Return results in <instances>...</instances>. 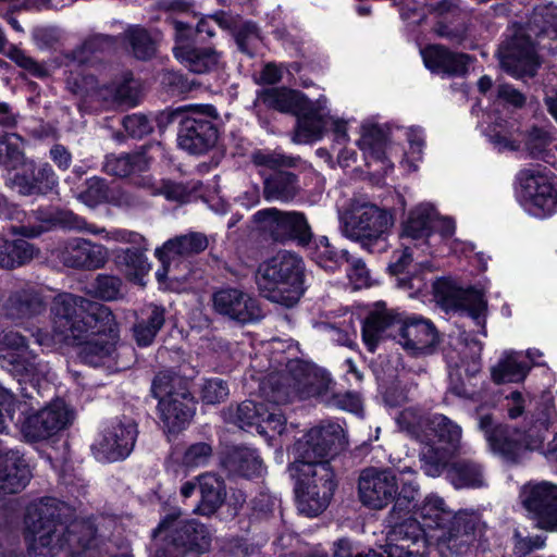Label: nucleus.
Instances as JSON below:
<instances>
[{
  "instance_id": "nucleus-1",
  "label": "nucleus",
  "mask_w": 557,
  "mask_h": 557,
  "mask_svg": "<svg viewBox=\"0 0 557 557\" xmlns=\"http://www.w3.org/2000/svg\"><path fill=\"white\" fill-rule=\"evenodd\" d=\"M51 315L54 341L79 346L83 362L97 367L115 354L119 329L107 306L64 293L54 298Z\"/></svg>"
},
{
  "instance_id": "nucleus-2",
  "label": "nucleus",
  "mask_w": 557,
  "mask_h": 557,
  "mask_svg": "<svg viewBox=\"0 0 557 557\" xmlns=\"http://www.w3.org/2000/svg\"><path fill=\"white\" fill-rule=\"evenodd\" d=\"M344 445L343 428L330 421L310 429L295 443L292 471L296 476V503L301 515L317 517L329 506L336 483L326 458Z\"/></svg>"
},
{
  "instance_id": "nucleus-3",
  "label": "nucleus",
  "mask_w": 557,
  "mask_h": 557,
  "mask_svg": "<svg viewBox=\"0 0 557 557\" xmlns=\"http://www.w3.org/2000/svg\"><path fill=\"white\" fill-rule=\"evenodd\" d=\"M53 502L32 504L25 517V540L29 557H53L66 545L73 555L89 549L96 529L90 520L76 519L69 525L59 521Z\"/></svg>"
},
{
  "instance_id": "nucleus-4",
  "label": "nucleus",
  "mask_w": 557,
  "mask_h": 557,
  "mask_svg": "<svg viewBox=\"0 0 557 557\" xmlns=\"http://www.w3.org/2000/svg\"><path fill=\"white\" fill-rule=\"evenodd\" d=\"M387 337H394L413 357L431 355L438 343L437 332L430 320L417 315L403 319L379 305L363 322L362 339L373 352L377 344Z\"/></svg>"
},
{
  "instance_id": "nucleus-5",
  "label": "nucleus",
  "mask_w": 557,
  "mask_h": 557,
  "mask_svg": "<svg viewBox=\"0 0 557 557\" xmlns=\"http://www.w3.org/2000/svg\"><path fill=\"white\" fill-rule=\"evenodd\" d=\"M261 392L264 396L263 401L246 400L238 405L234 422L240 429L255 428L261 435H269L270 432L272 435H281L286 426L282 406L299 398L287 364L284 370L272 371L263 379Z\"/></svg>"
},
{
  "instance_id": "nucleus-6",
  "label": "nucleus",
  "mask_w": 557,
  "mask_h": 557,
  "mask_svg": "<svg viewBox=\"0 0 557 557\" xmlns=\"http://www.w3.org/2000/svg\"><path fill=\"white\" fill-rule=\"evenodd\" d=\"M414 516L403 522L416 520L422 530L423 537H425L423 528L438 531L440 533L435 536L437 543L453 554L466 553L473 540L476 516L466 511L455 513L436 494L428 495L414 510Z\"/></svg>"
},
{
  "instance_id": "nucleus-7",
  "label": "nucleus",
  "mask_w": 557,
  "mask_h": 557,
  "mask_svg": "<svg viewBox=\"0 0 557 557\" xmlns=\"http://www.w3.org/2000/svg\"><path fill=\"white\" fill-rule=\"evenodd\" d=\"M256 283L268 300L286 308L295 306L305 292V263L300 256L281 250L258 267Z\"/></svg>"
},
{
  "instance_id": "nucleus-8",
  "label": "nucleus",
  "mask_w": 557,
  "mask_h": 557,
  "mask_svg": "<svg viewBox=\"0 0 557 557\" xmlns=\"http://www.w3.org/2000/svg\"><path fill=\"white\" fill-rule=\"evenodd\" d=\"M342 224L346 237L360 243L369 252L380 253L387 249L386 236L394 219L388 211L371 202L354 200L343 214Z\"/></svg>"
},
{
  "instance_id": "nucleus-9",
  "label": "nucleus",
  "mask_w": 557,
  "mask_h": 557,
  "mask_svg": "<svg viewBox=\"0 0 557 557\" xmlns=\"http://www.w3.org/2000/svg\"><path fill=\"white\" fill-rule=\"evenodd\" d=\"M287 367L299 398L315 397L330 407L357 414L362 411V400L359 394L352 392L335 393L332 387V380L325 371L297 359L289 360Z\"/></svg>"
},
{
  "instance_id": "nucleus-10",
  "label": "nucleus",
  "mask_w": 557,
  "mask_h": 557,
  "mask_svg": "<svg viewBox=\"0 0 557 557\" xmlns=\"http://www.w3.org/2000/svg\"><path fill=\"white\" fill-rule=\"evenodd\" d=\"M425 433L429 441L420 453L421 467L431 478L443 474L447 462L459 450L462 437L461 426L444 414H434L426 421Z\"/></svg>"
},
{
  "instance_id": "nucleus-11",
  "label": "nucleus",
  "mask_w": 557,
  "mask_h": 557,
  "mask_svg": "<svg viewBox=\"0 0 557 557\" xmlns=\"http://www.w3.org/2000/svg\"><path fill=\"white\" fill-rule=\"evenodd\" d=\"M153 537L162 542L153 557H184L189 552L203 553L211 543V533L205 524L174 516L160 522Z\"/></svg>"
},
{
  "instance_id": "nucleus-12",
  "label": "nucleus",
  "mask_w": 557,
  "mask_h": 557,
  "mask_svg": "<svg viewBox=\"0 0 557 557\" xmlns=\"http://www.w3.org/2000/svg\"><path fill=\"white\" fill-rule=\"evenodd\" d=\"M218 113L212 106L180 107L171 113L172 120L180 119L177 144L189 153L200 154L214 146L218 131L213 120Z\"/></svg>"
},
{
  "instance_id": "nucleus-13",
  "label": "nucleus",
  "mask_w": 557,
  "mask_h": 557,
  "mask_svg": "<svg viewBox=\"0 0 557 557\" xmlns=\"http://www.w3.org/2000/svg\"><path fill=\"white\" fill-rule=\"evenodd\" d=\"M517 194L531 215L547 218L557 213V176L547 168L521 170L517 176Z\"/></svg>"
},
{
  "instance_id": "nucleus-14",
  "label": "nucleus",
  "mask_w": 557,
  "mask_h": 557,
  "mask_svg": "<svg viewBox=\"0 0 557 557\" xmlns=\"http://www.w3.org/2000/svg\"><path fill=\"white\" fill-rule=\"evenodd\" d=\"M152 393L159 399L160 417L168 431L185 428L194 413V398L182 379L159 373L153 380Z\"/></svg>"
},
{
  "instance_id": "nucleus-15",
  "label": "nucleus",
  "mask_w": 557,
  "mask_h": 557,
  "mask_svg": "<svg viewBox=\"0 0 557 557\" xmlns=\"http://www.w3.org/2000/svg\"><path fill=\"white\" fill-rule=\"evenodd\" d=\"M66 86L73 94L89 97L106 107L135 106L138 101V91L131 78L108 84L104 81L100 83L92 73H73L71 71L66 77Z\"/></svg>"
},
{
  "instance_id": "nucleus-16",
  "label": "nucleus",
  "mask_w": 557,
  "mask_h": 557,
  "mask_svg": "<svg viewBox=\"0 0 557 557\" xmlns=\"http://www.w3.org/2000/svg\"><path fill=\"white\" fill-rule=\"evenodd\" d=\"M253 222L260 232L275 242L296 240L299 245L305 246L309 244L312 237L307 218L299 211L267 208L253 214Z\"/></svg>"
},
{
  "instance_id": "nucleus-17",
  "label": "nucleus",
  "mask_w": 557,
  "mask_h": 557,
  "mask_svg": "<svg viewBox=\"0 0 557 557\" xmlns=\"http://www.w3.org/2000/svg\"><path fill=\"white\" fill-rule=\"evenodd\" d=\"M137 434V425L129 418L107 422L91 446L96 459L104 462L125 459L135 446Z\"/></svg>"
},
{
  "instance_id": "nucleus-18",
  "label": "nucleus",
  "mask_w": 557,
  "mask_h": 557,
  "mask_svg": "<svg viewBox=\"0 0 557 557\" xmlns=\"http://www.w3.org/2000/svg\"><path fill=\"white\" fill-rule=\"evenodd\" d=\"M520 498L535 528L557 533V485L549 482L527 484Z\"/></svg>"
},
{
  "instance_id": "nucleus-19",
  "label": "nucleus",
  "mask_w": 557,
  "mask_h": 557,
  "mask_svg": "<svg viewBox=\"0 0 557 557\" xmlns=\"http://www.w3.org/2000/svg\"><path fill=\"white\" fill-rule=\"evenodd\" d=\"M385 553L387 557H425L428 542L423 537L422 530L416 520L395 522L387 535ZM358 557H383L374 550Z\"/></svg>"
},
{
  "instance_id": "nucleus-20",
  "label": "nucleus",
  "mask_w": 557,
  "mask_h": 557,
  "mask_svg": "<svg viewBox=\"0 0 557 557\" xmlns=\"http://www.w3.org/2000/svg\"><path fill=\"white\" fill-rule=\"evenodd\" d=\"M52 253L65 267L78 270L100 269L109 258L103 245L81 237L59 243Z\"/></svg>"
},
{
  "instance_id": "nucleus-21",
  "label": "nucleus",
  "mask_w": 557,
  "mask_h": 557,
  "mask_svg": "<svg viewBox=\"0 0 557 557\" xmlns=\"http://www.w3.org/2000/svg\"><path fill=\"white\" fill-rule=\"evenodd\" d=\"M397 491V479L388 470L368 468L359 476V498L364 506L371 509L385 508L395 499Z\"/></svg>"
},
{
  "instance_id": "nucleus-22",
  "label": "nucleus",
  "mask_w": 557,
  "mask_h": 557,
  "mask_svg": "<svg viewBox=\"0 0 557 557\" xmlns=\"http://www.w3.org/2000/svg\"><path fill=\"white\" fill-rule=\"evenodd\" d=\"M72 413L62 400H55L41 410L27 416L21 426V432L28 441L47 440L71 422Z\"/></svg>"
},
{
  "instance_id": "nucleus-23",
  "label": "nucleus",
  "mask_w": 557,
  "mask_h": 557,
  "mask_svg": "<svg viewBox=\"0 0 557 557\" xmlns=\"http://www.w3.org/2000/svg\"><path fill=\"white\" fill-rule=\"evenodd\" d=\"M213 309L219 314L246 324L257 322L263 317L258 300L238 288H223L213 294Z\"/></svg>"
},
{
  "instance_id": "nucleus-24",
  "label": "nucleus",
  "mask_w": 557,
  "mask_h": 557,
  "mask_svg": "<svg viewBox=\"0 0 557 557\" xmlns=\"http://www.w3.org/2000/svg\"><path fill=\"white\" fill-rule=\"evenodd\" d=\"M502 67L512 76H532L539 65L537 52L529 36L518 33L499 51Z\"/></svg>"
},
{
  "instance_id": "nucleus-25",
  "label": "nucleus",
  "mask_w": 557,
  "mask_h": 557,
  "mask_svg": "<svg viewBox=\"0 0 557 557\" xmlns=\"http://www.w3.org/2000/svg\"><path fill=\"white\" fill-rule=\"evenodd\" d=\"M435 293L447 308L465 310L478 325L484 324L486 301L481 292L462 289L443 281L435 285Z\"/></svg>"
},
{
  "instance_id": "nucleus-26",
  "label": "nucleus",
  "mask_w": 557,
  "mask_h": 557,
  "mask_svg": "<svg viewBox=\"0 0 557 557\" xmlns=\"http://www.w3.org/2000/svg\"><path fill=\"white\" fill-rule=\"evenodd\" d=\"M327 100L325 97L312 102L306 101V108L296 113L297 124L293 135L296 144H308L322 138L325 126L329 124Z\"/></svg>"
},
{
  "instance_id": "nucleus-27",
  "label": "nucleus",
  "mask_w": 557,
  "mask_h": 557,
  "mask_svg": "<svg viewBox=\"0 0 557 557\" xmlns=\"http://www.w3.org/2000/svg\"><path fill=\"white\" fill-rule=\"evenodd\" d=\"M426 69L447 76H461L468 71L471 58L468 54L454 52L440 45H430L421 50Z\"/></svg>"
},
{
  "instance_id": "nucleus-28",
  "label": "nucleus",
  "mask_w": 557,
  "mask_h": 557,
  "mask_svg": "<svg viewBox=\"0 0 557 557\" xmlns=\"http://www.w3.org/2000/svg\"><path fill=\"white\" fill-rule=\"evenodd\" d=\"M479 429L484 432L485 438L491 448L506 457H516L522 450V437L524 433L518 430H508L505 426L496 425L491 416H481Z\"/></svg>"
},
{
  "instance_id": "nucleus-29",
  "label": "nucleus",
  "mask_w": 557,
  "mask_h": 557,
  "mask_svg": "<svg viewBox=\"0 0 557 557\" xmlns=\"http://www.w3.org/2000/svg\"><path fill=\"white\" fill-rule=\"evenodd\" d=\"M443 473L456 490L487 486L484 467L473 459L449 460Z\"/></svg>"
},
{
  "instance_id": "nucleus-30",
  "label": "nucleus",
  "mask_w": 557,
  "mask_h": 557,
  "mask_svg": "<svg viewBox=\"0 0 557 557\" xmlns=\"http://www.w3.org/2000/svg\"><path fill=\"white\" fill-rule=\"evenodd\" d=\"M37 219L46 225L37 227L21 226L17 233L27 237H35L49 226H60L70 231L87 232L95 235L101 232L95 225L88 224L83 218L66 210L40 212Z\"/></svg>"
},
{
  "instance_id": "nucleus-31",
  "label": "nucleus",
  "mask_w": 557,
  "mask_h": 557,
  "mask_svg": "<svg viewBox=\"0 0 557 557\" xmlns=\"http://www.w3.org/2000/svg\"><path fill=\"white\" fill-rule=\"evenodd\" d=\"M436 218L433 205L423 202L410 211L403 224L401 238L411 239L421 244L432 245V226Z\"/></svg>"
},
{
  "instance_id": "nucleus-32",
  "label": "nucleus",
  "mask_w": 557,
  "mask_h": 557,
  "mask_svg": "<svg viewBox=\"0 0 557 557\" xmlns=\"http://www.w3.org/2000/svg\"><path fill=\"white\" fill-rule=\"evenodd\" d=\"M45 308L42 297L35 288L13 293L1 310L9 319L20 321L39 314Z\"/></svg>"
},
{
  "instance_id": "nucleus-33",
  "label": "nucleus",
  "mask_w": 557,
  "mask_h": 557,
  "mask_svg": "<svg viewBox=\"0 0 557 557\" xmlns=\"http://www.w3.org/2000/svg\"><path fill=\"white\" fill-rule=\"evenodd\" d=\"M30 479L27 465L14 456H0V498L21 492Z\"/></svg>"
},
{
  "instance_id": "nucleus-34",
  "label": "nucleus",
  "mask_w": 557,
  "mask_h": 557,
  "mask_svg": "<svg viewBox=\"0 0 557 557\" xmlns=\"http://www.w3.org/2000/svg\"><path fill=\"white\" fill-rule=\"evenodd\" d=\"M257 99L270 109L294 115L306 108L308 100L302 92L286 87L265 88L258 94Z\"/></svg>"
},
{
  "instance_id": "nucleus-35",
  "label": "nucleus",
  "mask_w": 557,
  "mask_h": 557,
  "mask_svg": "<svg viewBox=\"0 0 557 557\" xmlns=\"http://www.w3.org/2000/svg\"><path fill=\"white\" fill-rule=\"evenodd\" d=\"M208 245V237L203 233L190 232L166 240L156 249V256L165 263L168 257H188L203 251Z\"/></svg>"
},
{
  "instance_id": "nucleus-36",
  "label": "nucleus",
  "mask_w": 557,
  "mask_h": 557,
  "mask_svg": "<svg viewBox=\"0 0 557 557\" xmlns=\"http://www.w3.org/2000/svg\"><path fill=\"white\" fill-rule=\"evenodd\" d=\"M200 492V502L197 511L203 516L214 513L224 503L226 490L224 481L210 472L196 478Z\"/></svg>"
},
{
  "instance_id": "nucleus-37",
  "label": "nucleus",
  "mask_w": 557,
  "mask_h": 557,
  "mask_svg": "<svg viewBox=\"0 0 557 557\" xmlns=\"http://www.w3.org/2000/svg\"><path fill=\"white\" fill-rule=\"evenodd\" d=\"M530 370L522 351H506L491 369L492 380L496 384L522 382Z\"/></svg>"
},
{
  "instance_id": "nucleus-38",
  "label": "nucleus",
  "mask_w": 557,
  "mask_h": 557,
  "mask_svg": "<svg viewBox=\"0 0 557 557\" xmlns=\"http://www.w3.org/2000/svg\"><path fill=\"white\" fill-rule=\"evenodd\" d=\"M223 466L233 474L242 476L260 475L262 462L256 450L248 447H234L223 459Z\"/></svg>"
},
{
  "instance_id": "nucleus-39",
  "label": "nucleus",
  "mask_w": 557,
  "mask_h": 557,
  "mask_svg": "<svg viewBox=\"0 0 557 557\" xmlns=\"http://www.w3.org/2000/svg\"><path fill=\"white\" fill-rule=\"evenodd\" d=\"M299 191L296 175L290 172H276L264 180L263 195L268 201H292Z\"/></svg>"
},
{
  "instance_id": "nucleus-40",
  "label": "nucleus",
  "mask_w": 557,
  "mask_h": 557,
  "mask_svg": "<svg viewBox=\"0 0 557 557\" xmlns=\"http://www.w3.org/2000/svg\"><path fill=\"white\" fill-rule=\"evenodd\" d=\"M174 54L186 67L197 74L210 72L218 67L220 58L218 53L210 49H195L189 46L181 45L175 47Z\"/></svg>"
},
{
  "instance_id": "nucleus-41",
  "label": "nucleus",
  "mask_w": 557,
  "mask_h": 557,
  "mask_svg": "<svg viewBox=\"0 0 557 557\" xmlns=\"http://www.w3.org/2000/svg\"><path fill=\"white\" fill-rule=\"evenodd\" d=\"M164 309L149 305L141 311V317L134 325L133 332L139 346H149L164 324Z\"/></svg>"
},
{
  "instance_id": "nucleus-42",
  "label": "nucleus",
  "mask_w": 557,
  "mask_h": 557,
  "mask_svg": "<svg viewBox=\"0 0 557 557\" xmlns=\"http://www.w3.org/2000/svg\"><path fill=\"white\" fill-rule=\"evenodd\" d=\"M151 162V157L146 151L133 154L108 156L104 162V171L114 176L126 177L136 172L146 171Z\"/></svg>"
},
{
  "instance_id": "nucleus-43",
  "label": "nucleus",
  "mask_w": 557,
  "mask_h": 557,
  "mask_svg": "<svg viewBox=\"0 0 557 557\" xmlns=\"http://www.w3.org/2000/svg\"><path fill=\"white\" fill-rule=\"evenodd\" d=\"M36 255L35 247L24 239L8 242L0 235V267L12 269L30 261Z\"/></svg>"
},
{
  "instance_id": "nucleus-44",
  "label": "nucleus",
  "mask_w": 557,
  "mask_h": 557,
  "mask_svg": "<svg viewBox=\"0 0 557 557\" xmlns=\"http://www.w3.org/2000/svg\"><path fill=\"white\" fill-rule=\"evenodd\" d=\"M400 472V482L401 487L398 493V496H395V505L392 511V518L394 519L400 511L406 510L410 511L411 509H417V499L420 495V487L417 482V472L411 468L406 467Z\"/></svg>"
},
{
  "instance_id": "nucleus-45",
  "label": "nucleus",
  "mask_w": 557,
  "mask_h": 557,
  "mask_svg": "<svg viewBox=\"0 0 557 557\" xmlns=\"http://www.w3.org/2000/svg\"><path fill=\"white\" fill-rule=\"evenodd\" d=\"M24 140L15 133H4L0 135V164L8 169H17L18 166H33V161H27L24 157Z\"/></svg>"
},
{
  "instance_id": "nucleus-46",
  "label": "nucleus",
  "mask_w": 557,
  "mask_h": 557,
  "mask_svg": "<svg viewBox=\"0 0 557 557\" xmlns=\"http://www.w3.org/2000/svg\"><path fill=\"white\" fill-rule=\"evenodd\" d=\"M146 243L141 247L135 246L128 249L115 251L116 265L131 278H137L149 271V263L145 256Z\"/></svg>"
},
{
  "instance_id": "nucleus-47",
  "label": "nucleus",
  "mask_w": 557,
  "mask_h": 557,
  "mask_svg": "<svg viewBox=\"0 0 557 557\" xmlns=\"http://www.w3.org/2000/svg\"><path fill=\"white\" fill-rule=\"evenodd\" d=\"M367 160L385 162L387 144L382 132L376 126H363L358 141Z\"/></svg>"
},
{
  "instance_id": "nucleus-48",
  "label": "nucleus",
  "mask_w": 557,
  "mask_h": 557,
  "mask_svg": "<svg viewBox=\"0 0 557 557\" xmlns=\"http://www.w3.org/2000/svg\"><path fill=\"white\" fill-rule=\"evenodd\" d=\"M14 371L24 376L25 380H39L48 373L47 364L38 360L37 356L28 349L12 356Z\"/></svg>"
},
{
  "instance_id": "nucleus-49",
  "label": "nucleus",
  "mask_w": 557,
  "mask_h": 557,
  "mask_svg": "<svg viewBox=\"0 0 557 557\" xmlns=\"http://www.w3.org/2000/svg\"><path fill=\"white\" fill-rule=\"evenodd\" d=\"M125 38L129 42L133 54L137 59L146 60L154 53V42L146 29L131 26L125 32Z\"/></svg>"
},
{
  "instance_id": "nucleus-50",
  "label": "nucleus",
  "mask_w": 557,
  "mask_h": 557,
  "mask_svg": "<svg viewBox=\"0 0 557 557\" xmlns=\"http://www.w3.org/2000/svg\"><path fill=\"white\" fill-rule=\"evenodd\" d=\"M523 449L540 450L549 462H557V434L545 445L544 436L534 426L528 433H524L522 437Z\"/></svg>"
},
{
  "instance_id": "nucleus-51",
  "label": "nucleus",
  "mask_w": 557,
  "mask_h": 557,
  "mask_svg": "<svg viewBox=\"0 0 557 557\" xmlns=\"http://www.w3.org/2000/svg\"><path fill=\"white\" fill-rule=\"evenodd\" d=\"M312 258L325 270H334L343 261L349 262L348 253L346 251L339 253L335 251L326 237H321L318 240L312 252Z\"/></svg>"
},
{
  "instance_id": "nucleus-52",
  "label": "nucleus",
  "mask_w": 557,
  "mask_h": 557,
  "mask_svg": "<svg viewBox=\"0 0 557 557\" xmlns=\"http://www.w3.org/2000/svg\"><path fill=\"white\" fill-rule=\"evenodd\" d=\"M114 46V39L110 36L96 34L89 36L84 44L73 52V61L86 63L90 55L97 52H103Z\"/></svg>"
},
{
  "instance_id": "nucleus-53",
  "label": "nucleus",
  "mask_w": 557,
  "mask_h": 557,
  "mask_svg": "<svg viewBox=\"0 0 557 557\" xmlns=\"http://www.w3.org/2000/svg\"><path fill=\"white\" fill-rule=\"evenodd\" d=\"M134 184L143 187L151 195L164 194L168 199L183 201L185 197L184 188L181 185L163 182L157 186L150 175L134 176Z\"/></svg>"
},
{
  "instance_id": "nucleus-54",
  "label": "nucleus",
  "mask_w": 557,
  "mask_h": 557,
  "mask_svg": "<svg viewBox=\"0 0 557 557\" xmlns=\"http://www.w3.org/2000/svg\"><path fill=\"white\" fill-rule=\"evenodd\" d=\"M396 421L401 430L408 432L418 441L421 442L430 440L429 435L424 431V425L426 426V422H424L422 416L417 409H404L396 418Z\"/></svg>"
},
{
  "instance_id": "nucleus-55",
  "label": "nucleus",
  "mask_w": 557,
  "mask_h": 557,
  "mask_svg": "<svg viewBox=\"0 0 557 557\" xmlns=\"http://www.w3.org/2000/svg\"><path fill=\"white\" fill-rule=\"evenodd\" d=\"M459 344L461 345L460 350L458 351L459 360H456L453 355L454 351L447 352L446 357L450 367L460 368L468 360H471L473 363L474 370H476V361L479 355L481 352V344L474 339H468V335L466 333H460L458 336Z\"/></svg>"
},
{
  "instance_id": "nucleus-56",
  "label": "nucleus",
  "mask_w": 557,
  "mask_h": 557,
  "mask_svg": "<svg viewBox=\"0 0 557 557\" xmlns=\"http://www.w3.org/2000/svg\"><path fill=\"white\" fill-rule=\"evenodd\" d=\"M200 396L206 404H219L227 398L228 386L221 379L205 380L201 385Z\"/></svg>"
},
{
  "instance_id": "nucleus-57",
  "label": "nucleus",
  "mask_w": 557,
  "mask_h": 557,
  "mask_svg": "<svg viewBox=\"0 0 557 557\" xmlns=\"http://www.w3.org/2000/svg\"><path fill=\"white\" fill-rule=\"evenodd\" d=\"M121 281L111 275H98L91 285L92 294L103 300H113L120 294Z\"/></svg>"
},
{
  "instance_id": "nucleus-58",
  "label": "nucleus",
  "mask_w": 557,
  "mask_h": 557,
  "mask_svg": "<svg viewBox=\"0 0 557 557\" xmlns=\"http://www.w3.org/2000/svg\"><path fill=\"white\" fill-rule=\"evenodd\" d=\"M23 168L25 173L28 171L32 172L35 184L38 186V194H45L57 185L58 178L48 163H42L37 169L34 163L32 168Z\"/></svg>"
},
{
  "instance_id": "nucleus-59",
  "label": "nucleus",
  "mask_w": 557,
  "mask_h": 557,
  "mask_svg": "<svg viewBox=\"0 0 557 557\" xmlns=\"http://www.w3.org/2000/svg\"><path fill=\"white\" fill-rule=\"evenodd\" d=\"M212 454V448L207 443H196L190 445L184 453L183 465L187 468L203 467L208 463Z\"/></svg>"
},
{
  "instance_id": "nucleus-60",
  "label": "nucleus",
  "mask_w": 557,
  "mask_h": 557,
  "mask_svg": "<svg viewBox=\"0 0 557 557\" xmlns=\"http://www.w3.org/2000/svg\"><path fill=\"white\" fill-rule=\"evenodd\" d=\"M11 60H13L20 67L27 71L30 75L37 78H45L50 75V69L44 64L39 63L25 52L18 49H14L10 53Z\"/></svg>"
},
{
  "instance_id": "nucleus-61",
  "label": "nucleus",
  "mask_w": 557,
  "mask_h": 557,
  "mask_svg": "<svg viewBox=\"0 0 557 557\" xmlns=\"http://www.w3.org/2000/svg\"><path fill=\"white\" fill-rule=\"evenodd\" d=\"M252 162L257 166H263L271 170H275L283 166H294L295 159L290 157H285L275 151H256L252 154Z\"/></svg>"
},
{
  "instance_id": "nucleus-62",
  "label": "nucleus",
  "mask_w": 557,
  "mask_h": 557,
  "mask_svg": "<svg viewBox=\"0 0 557 557\" xmlns=\"http://www.w3.org/2000/svg\"><path fill=\"white\" fill-rule=\"evenodd\" d=\"M486 135L490 138L491 143L499 151L516 150L519 147L518 141L513 136V133L509 132L500 124H496L493 127L490 126L486 129Z\"/></svg>"
},
{
  "instance_id": "nucleus-63",
  "label": "nucleus",
  "mask_w": 557,
  "mask_h": 557,
  "mask_svg": "<svg viewBox=\"0 0 557 557\" xmlns=\"http://www.w3.org/2000/svg\"><path fill=\"white\" fill-rule=\"evenodd\" d=\"M546 544L543 535L524 536L519 530L513 533V552L519 557H525L535 549H541Z\"/></svg>"
},
{
  "instance_id": "nucleus-64",
  "label": "nucleus",
  "mask_w": 557,
  "mask_h": 557,
  "mask_svg": "<svg viewBox=\"0 0 557 557\" xmlns=\"http://www.w3.org/2000/svg\"><path fill=\"white\" fill-rule=\"evenodd\" d=\"M87 187L79 194V199L88 207H95L107 198V186L103 180L91 177Z\"/></svg>"
}]
</instances>
